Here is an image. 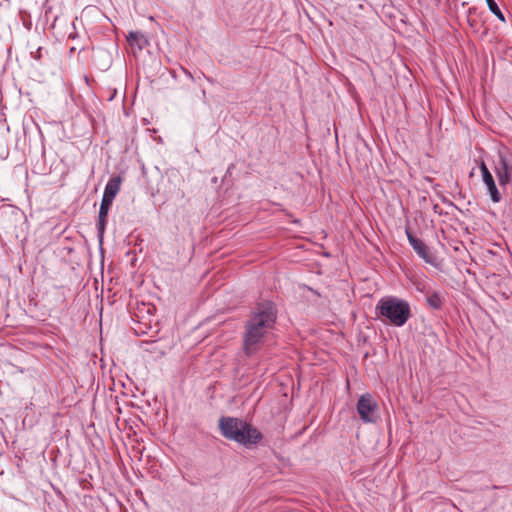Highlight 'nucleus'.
<instances>
[{
    "mask_svg": "<svg viewBox=\"0 0 512 512\" xmlns=\"http://www.w3.org/2000/svg\"><path fill=\"white\" fill-rule=\"evenodd\" d=\"M276 318V309L272 303H260L255 307L245 322L242 335L243 351L246 356L250 357L261 349Z\"/></svg>",
    "mask_w": 512,
    "mask_h": 512,
    "instance_id": "f257e3e1",
    "label": "nucleus"
},
{
    "mask_svg": "<svg viewBox=\"0 0 512 512\" xmlns=\"http://www.w3.org/2000/svg\"><path fill=\"white\" fill-rule=\"evenodd\" d=\"M219 428L226 439L246 447L256 445L262 439V434L257 428L238 418L221 417Z\"/></svg>",
    "mask_w": 512,
    "mask_h": 512,
    "instance_id": "f03ea898",
    "label": "nucleus"
},
{
    "mask_svg": "<svg viewBox=\"0 0 512 512\" xmlns=\"http://www.w3.org/2000/svg\"><path fill=\"white\" fill-rule=\"evenodd\" d=\"M375 311L378 317L384 318L396 327H402L411 317L409 303L395 296L382 297L376 304Z\"/></svg>",
    "mask_w": 512,
    "mask_h": 512,
    "instance_id": "7ed1b4c3",
    "label": "nucleus"
},
{
    "mask_svg": "<svg viewBox=\"0 0 512 512\" xmlns=\"http://www.w3.org/2000/svg\"><path fill=\"white\" fill-rule=\"evenodd\" d=\"M357 413L364 423H374L377 420L378 404L371 394L366 393L357 401Z\"/></svg>",
    "mask_w": 512,
    "mask_h": 512,
    "instance_id": "20e7f679",
    "label": "nucleus"
},
{
    "mask_svg": "<svg viewBox=\"0 0 512 512\" xmlns=\"http://www.w3.org/2000/svg\"><path fill=\"white\" fill-rule=\"evenodd\" d=\"M495 173L500 186L509 184L512 180V157L499 152V160L495 165Z\"/></svg>",
    "mask_w": 512,
    "mask_h": 512,
    "instance_id": "39448f33",
    "label": "nucleus"
},
{
    "mask_svg": "<svg viewBox=\"0 0 512 512\" xmlns=\"http://www.w3.org/2000/svg\"><path fill=\"white\" fill-rule=\"evenodd\" d=\"M407 239L409 244L412 246L414 251L421 257L426 263L434 265L435 257L430 252L429 247L415 235H413L409 229H406Z\"/></svg>",
    "mask_w": 512,
    "mask_h": 512,
    "instance_id": "423d86ee",
    "label": "nucleus"
},
{
    "mask_svg": "<svg viewBox=\"0 0 512 512\" xmlns=\"http://www.w3.org/2000/svg\"><path fill=\"white\" fill-rule=\"evenodd\" d=\"M479 168L481 171L483 183L485 184V186L487 188V192H488L492 202L499 203L501 201L502 197H501V194L495 184L493 175L491 174V172L489 171L488 167L486 166V164L484 162H481Z\"/></svg>",
    "mask_w": 512,
    "mask_h": 512,
    "instance_id": "0eeeda50",
    "label": "nucleus"
},
{
    "mask_svg": "<svg viewBox=\"0 0 512 512\" xmlns=\"http://www.w3.org/2000/svg\"><path fill=\"white\" fill-rule=\"evenodd\" d=\"M127 41L134 51H142L150 44L146 35L139 31L130 32Z\"/></svg>",
    "mask_w": 512,
    "mask_h": 512,
    "instance_id": "6e6552de",
    "label": "nucleus"
},
{
    "mask_svg": "<svg viewBox=\"0 0 512 512\" xmlns=\"http://www.w3.org/2000/svg\"><path fill=\"white\" fill-rule=\"evenodd\" d=\"M112 203L113 202L111 200L102 198L97 221V231L99 236H102L104 234L108 212L110 210V207L112 206Z\"/></svg>",
    "mask_w": 512,
    "mask_h": 512,
    "instance_id": "1a4fd4ad",
    "label": "nucleus"
},
{
    "mask_svg": "<svg viewBox=\"0 0 512 512\" xmlns=\"http://www.w3.org/2000/svg\"><path fill=\"white\" fill-rule=\"evenodd\" d=\"M121 186V178L119 176L112 177L107 182L103 197L104 199L111 200L113 202L114 198L118 194Z\"/></svg>",
    "mask_w": 512,
    "mask_h": 512,
    "instance_id": "9d476101",
    "label": "nucleus"
},
{
    "mask_svg": "<svg viewBox=\"0 0 512 512\" xmlns=\"http://www.w3.org/2000/svg\"><path fill=\"white\" fill-rule=\"evenodd\" d=\"M486 3H487V6L489 8V10L501 21V22H506V19H505V16L504 14L502 13V11L500 10V8L498 7L497 3L495 2V0H485Z\"/></svg>",
    "mask_w": 512,
    "mask_h": 512,
    "instance_id": "9b49d317",
    "label": "nucleus"
},
{
    "mask_svg": "<svg viewBox=\"0 0 512 512\" xmlns=\"http://www.w3.org/2000/svg\"><path fill=\"white\" fill-rule=\"evenodd\" d=\"M427 303L434 309H440L442 306V300L438 293L434 292L427 297Z\"/></svg>",
    "mask_w": 512,
    "mask_h": 512,
    "instance_id": "f8f14e48",
    "label": "nucleus"
},
{
    "mask_svg": "<svg viewBox=\"0 0 512 512\" xmlns=\"http://www.w3.org/2000/svg\"><path fill=\"white\" fill-rule=\"evenodd\" d=\"M31 55L34 59L40 60L41 58V47L37 48L35 52H31Z\"/></svg>",
    "mask_w": 512,
    "mask_h": 512,
    "instance_id": "ddd939ff",
    "label": "nucleus"
}]
</instances>
